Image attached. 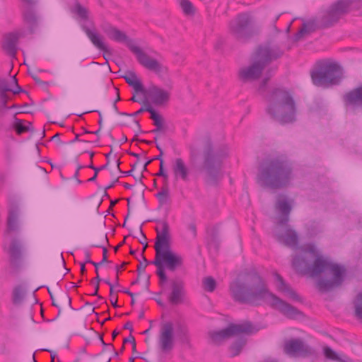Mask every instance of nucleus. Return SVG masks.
I'll return each mask as SVG.
<instances>
[{
    "instance_id": "nucleus-1",
    "label": "nucleus",
    "mask_w": 362,
    "mask_h": 362,
    "mask_svg": "<svg viewBox=\"0 0 362 362\" xmlns=\"http://www.w3.org/2000/svg\"><path fill=\"white\" fill-rule=\"evenodd\" d=\"M292 263L298 272L310 278H318L316 287L320 292L330 291L344 281L345 269L322 255L313 244L302 246Z\"/></svg>"
},
{
    "instance_id": "nucleus-2",
    "label": "nucleus",
    "mask_w": 362,
    "mask_h": 362,
    "mask_svg": "<svg viewBox=\"0 0 362 362\" xmlns=\"http://www.w3.org/2000/svg\"><path fill=\"white\" fill-rule=\"evenodd\" d=\"M230 295L234 300L250 305L267 303L289 318L302 315V313L293 305L271 293L263 279L257 272L240 274L230 282Z\"/></svg>"
},
{
    "instance_id": "nucleus-3",
    "label": "nucleus",
    "mask_w": 362,
    "mask_h": 362,
    "mask_svg": "<svg viewBox=\"0 0 362 362\" xmlns=\"http://www.w3.org/2000/svg\"><path fill=\"white\" fill-rule=\"evenodd\" d=\"M292 167L282 156L269 157L259 164L257 182L262 187L280 189L292 180Z\"/></svg>"
},
{
    "instance_id": "nucleus-4",
    "label": "nucleus",
    "mask_w": 362,
    "mask_h": 362,
    "mask_svg": "<svg viewBox=\"0 0 362 362\" xmlns=\"http://www.w3.org/2000/svg\"><path fill=\"white\" fill-rule=\"evenodd\" d=\"M229 154L230 149L226 144L214 146L211 141L206 144L202 153V163L197 170L208 185H217L221 180L223 161Z\"/></svg>"
},
{
    "instance_id": "nucleus-5",
    "label": "nucleus",
    "mask_w": 362,
    "mask_h": 362,
    "mask_svg": "<svg viewBox=\"0 0 362 362\" xmlns=\"http://www.w3.org/2000/svg\"><path fill=\"white\" fill-rule=\"evenodd\" d=\"M267 113L276 122L284 124L296 120L297 107L289 91L274 88L267 98Z\"/></svg>"
},
{
    "instance_id": "nucleus-6",
    "label": "nucleus",
    "mask_w": 362,
    "mask_h": 362,
    "mask_svg": "<svg viewBox=\"0 0 362 362\" xmlns=\"http://www.w3.org/2000/svg\"><path fill=\"white\" fill-rule=\"evenodd\" d=\"M156 232V256L152 264L157 268L167 269L170 272H174L182 267L183 259L180 255L173 252L170 247V236L168 223L162 222L161 229L160 230L157 227Z\"/></svg>"
},
{
    "instance_id": "nucleus-7",
    "label": "nucleus",
    "mask_w": 362,
    "mask_h": 362,
    "mask_svg": "<svg viewBox=\"0 0 362 362\" xmlns=\"http://www.w3.org/2000/svg\"><path fill=\"white\" fill-rule=\"evenodd\" d=\"M283 54L278 45L269 42L259 46L254 53L252 64L240 70L239 76L242 81H254L259 78L264 68Z\"/></svg>"
},
{
    "instance_id": "nucleus-8",
    "label": "nucleus",
    "mask_w": 362,
    "mask_h": 362,
    "mask_svg": "<svg viewBox=\"0 0 362 362\" xmlns=\"http://www.w3.org/2000/svg\"><path fill=\"white\" fill-rule=\"evenodd\" d=\"M103 32L112 40L117 42L124 43L128 48L136 55L139 63L149 71H153L158 75L164 74L167 71L157 59L151 57L140 47L135 45L132 39L129 38L125 33L110 24L103 25Z\"/></svg>"
},
{
    "instance_id": "nucleus-9",
    "label": "nucleus",
    "mask_w": 362,
    "mask_h": 362,
    "mask_svg": "<svg viewBox=\"0 0 362 362\" xmlns=\"http://www.w3.org/2000/svg\"><path fill=\"white\" fill-rule=\"evenodd\" d=\"M275 208L281 213L274 231L276 240L285 246L296 247L298 244V235L296 231L288 224L291 206L283 195H279Z\"/></svg>"
},
{
    "instance_id": "nucleus-10",
    "label": "nucleus",
    "mask_w": 362,
    "mask_h": 362,
    "mask_svg": "<svg viewBox=\"0 0 362 362\" xmlns=\"http://www.w3.org/2000/svg\"><path fill=\"white\" fill-rule=\"evenodd\" d=\"M254 17L248 13L238 14L230 22L229 32L238 41L246 42L259 33Z\"/></svg>"
},
{
    "instance_id": "nucleus-11",
    "label": "nucleus",
    "mask_w": 362,
    "mask_h": 362,
    "mask_svg": "<svg viewBox=\"0 0 362 362\" xmlns=\"http://www.w3.org/2000/svg\"><path fill=\"white\" fill-rule=\"evenodd\" d=\"M341 77L342 70L335 63H321L311 72L312 81L317 86L328 87L338 84Z\"/></svg>"
},
{
    "instance_id": "nucleus-12",
    "label": "nucleus",
    "mask_w": 362,
    "mask_h": 362,
    "mask_svg": "<svg viewBox=\"0 0 362 362\" xmlns=\"http://www.w3.org/2000/svg\"><path fill=\"white\" fill-rule=\"evenodd\" d=\"M259 330V327L250 322H244L240 324H230L226 328L219 331L209 332L211 341L216 344H220L223 340L228 339L239 334H252Z\"/></svg>"
},
{
    "instance_id": "nucleus-13",
    "label": "nucleus",
    "mask_w": 362,
    "mask_h": 362,
    "mask_svg": "<svg viewBox=\"0 0 362 362\" xmlns=\"http://www.w3.org/2000/svg\"><path fill=\"white\" fill-rule=\"evenodd\" d=\"M353 0H338L334 2L321 16V26L331 27L349 13Z\"/></svg>"
},
{
    "instance_id": "nucleus-14",
    "label": "nucleus",
    "mask_w": 362,
    "mask_h": 362,
    "mask_svg": "<svg viewBox=\"0 0 362 362\" xmlns=\"http://www.w3.org/2000/svg\"><path fill=\"white\" fill-rule=\"evenodd\" d=\"M158 346L164 354L170 353L175 346L174 325L171 322L161 324L158 338Z\"/></svg>"
},
{
    "instance_id": "nucleus-15",
    "label": "nucleus",
    "mask_w": 362,
    "mask_h": 362,
    "mask_svg": "<svg viewBox=\"0 0 362 362\" xmlns=\"http://www.w3.org/2000/svg\"><path fill=\"white\" fill-rule=\"evenodd\" d=\"M284 351L286 354L293 357H306L314 353V350L300 339L286 340L284 343Z\"/></svg>"
},
{
    "instance_id": "nucleus-16",
    "label": "nucleus",
    "mask_w": 362,
    "mask_h": 362,
    "mask_svg": "<svg viewBox=\"0 0 362 362\" xmlns=\"http://www.w3.org/2000/svg\"><path fill=\"white\" fill-rule=\"evenodd\" d=\"M82 30L86 33L92 44L98 49L104 52L103 57L107 60V54H110V51L107 46L105 44L103 40L104 37L102 36L95 28L93 22L90 23V26L83 23L81 25Z\"/></svg>"
},
{
    "instance_id": "nucleus-17",
    "label": "nucleus",
    "mask_w": 362,
    "mask_h": 362,
    "mask_svg": "<svg viewBox=\"0 0 362 362\" xmlns=\"http://www.w3.org/2000/svg\"><path fill=\"white\" fill-rule=\"evenodd\" d=\"M10 264L11 267L19 269L23 263V245L18 238H13L8 249Z\"/></svg>"
},
{
    "instance_id": "nucleus-18",
    "label": "nucleus",
    "mask_w": 362,
    "mask_h": 362,
    "mask_svg": "<svg viewBox=\"0 0 362 362\" xmlns=\"http://www.w3.org/2000/svg\"><path fill=\"white\" fill-rule=\"evenodd\" d=\"M145 95L156 105H162L167 103L170 98V93L155 85L151 86Z\"/></svg>"
},
{
    "instance_id": "nucleus-19",
    "label": "nucleus",
    "mask_w": 362,
    "mask_h": 362,
    "mask_svg": "<svg viewBox=\"0 0 362 362\" xmlns=\"http://www.w3.org/2000/svg\"><path fill=\"white\" fill-rule=\"evenodd\" d=\"M20 230V211L16 204L10 206L6 224V233H16Z\"/></svg>"
},
{
    "instance_id": "nucleus-20",
    "label": "nucleus",
    "mask_w": 362,
    "mask_h": 362,
    "mask_svg": "<svg viewBox=\"0 0 362 362\" xmlns=\"http://www.w3.org/2000/svg\"><path fill=\"white\" fill-rule=\"evenodd\" d=\"M171 293L168 300L173 305L179 304L184 296V283L180 279H174L170 281Z\"/></svg>"
},
{
    "instance_id": "nucleus-21",
    "label": "nucleus",
    "mask_w": 362,
    "mask_h": 362,
    "mask_svg": "<svg viewBox=\"0 0 362 362\" xmlns=\"http://www.w3.org/2000/svg\"><path fill=\"white\" fill-rule=\"evenodd\" d=\"M343 100L346 106L362 108V86L346 93Z\"/></svg>"
},
{
    "instance_id": "nucleus-22",
    "label": "nucleus",
    "mask_w": 362,
    "mask_h": 362,
    "mask_svg": "<svg viewBox=\"0 0 362 362\" xmlns=\"http://www.w3.org/2000/svg\"><path fill=\"white\" fill-rule=\"evenodd\" d=\"M321 16L319 18L311 19L303 23L302 28L296 35V40H299L303 35L310 34L317 29L326 28L327 27L321 26Z\"/></svg>"
},
{
    "instance_id": "nucleus-23",
    "label": "nucleus",
    "mask_w": 362,
    "mask_h": 362,
    "mask_svg": "<svg viewBox=\"0 0 362 362\" xmlns=\"http://www.w3.org/2000/svg\"><path fill=\"white\" fill-rule=\"evenodd\" d=\"M173 172L175 180L181 179L185 182L189 180V170L182 158H178L175 160Z\"/></svg>"
},
{
    "instance_id": "nucleus-24",
    "label": "nucleus",
    "mask_w": 362,
    "mask_h": 362,
    "mask_svg": "<svg viewBox=\"0 0 362 362\" xmlns=\"http://www.w3.org/2000/svg\"><path fill=\"white\" fill-rule=\"evenodd\" d=\"M274 276L276 281V286L279 291L284 293L286 296L294 300H300V298L298 293L284 281L283 278L279 274L275 273Z\"/></svg>"
},
{
    "instance_id": "nucleus-25",
    "label": "nucleus",
    "mask_w": 362,
    "mask_h": 362,
    "mask_svg": "<svg viewBox=\"0 0 362 362\" xmlns=\"http://www.w3.org/2000/svg\"><path fill=\"white\" fill-rule=\"evenodd\" d=\"M18 37L16 33H9L5 37L3 48L12 57H15L16 54Z\"/></svg>"
},
{
    "instance_id": "nucleus-26",
    "label": "nucleus",
    "mask_w": 362,
    "mask_h": 362,
    "mask_svg": "<svg viewBox=\"0 0 362 362\" xmlns=\"http://www.w3.org/2000/svg\"><path fill=\"white\" fill-rule=\"evenodd\" d=\"M28 6L24 11V21L28 25L30 33H33L35 28L37 26L39 22V17L37 16L34 9L31 7L32 5Z\"/></svg>"
},
{
    "instance_id": "nucleus-27",
    "label": "nucleus",
    "mask_w": 362,
    "mask_h": 362,
    "mask_svg": "<svg viewBox=\"0 0 362 362\" xmlns=\"http://www.w3.org/2000/svg\"><path fill=\"white\" fill-rule=\"evenodd\" d=\"M48 291L52 301V305L59 309L58 315L61 313L62 306L68 307L69 308H71V299L67 293H62L57 299H55L52 293L49 290H48Z\"/></svg>"
},
{
    "instance_id": "nucleus-28",
    "label": "nucleus",
    "mask_w": 362,
    "mask_h": 362,
    "mask_svg": "<svg viewBox=\"0 0 362 362\" xmlns=\"http://www.w3.org/2000/svg\"><path fill=\"white\" fill-rule=\"evenodd\" d=\"M246 344V339L240 337L236 339L230 346L229 351L231 356H238Z\"/></svg>"
},
{
    "instance_id": "nucleus-29",
    "label": "nucleus",
    "mask_w": 362,
    "mask_h": 362,
    "mask_svg": "<svg viewBox=\"0 0 362 362\" xmlns=\"http://www.w3.org/2000/svg\"><path fill=\"white\" fill-rule=\"evenodd\" d=\"M178 338L182 344L190 346V336L187 328L180 326L178 329Z\"/></svg>"
},
{
    "instance_id": "nucleus-30",
    "label": "nucleus",
    "mask_w": 362,
    "mask_h": 362,
    "mask_svg": "<svg viewBox=\"0 0 362 362\" xmlns=\"http://www.w3.org/2000/svg\"><path fill=\"white\" fill-rule=\"evenodd\" d=\"M25 296V290L21 286H16L13 291V302L16 305L21 304Z\"/></svg>"
},
{
    "instance_id": "nucleus-31",
    "label": "nucleus",
    "mask_w": 362,
    "mask_h": 362,
    "mask_svg": "<svg viewBox=\"0 0 362 362\" xmlns=\"http://www.w3.org/2000/svg\"><path fill=\"white\" fill-rule=\"evenodd\" d=\"M180 7L186 16H194L195 14V8L189 0H180Z\"/></svg>"
},
{
    "instance_id": "nucleus-32",
    "label": "nucleus",
    "mask_w": 362,
    "mask_h": 362,
    "mask_svg": "<svg viewBox=\"0 0 362 362\" xmlns=\"http://www.w3.org/2000/svg\"><path fill=\"white\" fill-rule=\"evenodd\" d=\"M160 204L164 205L168 202L169 200V189L167 185L163 186L161 190L156 194Z\"/></svg>"
},
{
    "instance_id": "nucleus-33",
    "label": "nucleus",
    "mask_w": 362,
    "mask_h": 362,
    "mask_svg": "<svg viewBox=\"0 0 362 362\" xmlns=\"http://www.w3.org/2000/svg\"><path fill=\"white\" fill-rule=\"evenodd\" d=\"M354 308L356 316L362 320V293L357 295L354 301Z\"/></svg>"
},
{
    "instance_id": "nucleus-34",
    "label": "nucleus",
    "mask_w": 362,
    "mask_h": 362,
    "mask_svg": "<svg viewBox=\"0 0 362 362\" xmlns=\"http://www.w3.org/2000/svg\"><path fill=\"white\" fill-rule=\"evenodd\" d=\"M74 12L76 13L83 20H87L88 18V9L78 3L76 4Z\"/></svg>"
},
{
    "instance_id": "nucleus-35",
    "label": "nucleus",
    "mask_w": 362,
    "mask_h": 362,
    "mask_svg": "<svg viewBox=\"0 0 362 362\" xmlns=\"http://www.w3.org/2000/svg\"><path fill=\"white\" fill-rule=\"evenodd\" d=\"M151 119L153 121V124L158 128H162L165 129L166 127L165 125L164 118L158 114L157 112L155 114L152 113L151 115Z\"/></svg>"
},
{
    "instance_id": "nucleus-36",
    "label": "nucleus",
    "mask_w": 362,
    "mask_h": 362,
    "mask_svg": "<svg viewBox=\"0 0 362 362\" xmlns=\"http://www.w3.org/2000/svg\"><path fill=\"white\" fill-rule=\"evenodd\" d=\"M11 90V85L6 78H0V95H9L7 92Z\"/></svg>"
},
{
    "instance_id": "nucleus-37",
    "label": "nucleus",
    "mask_w": 362,
    "mask_h": 362,
    "mask_svg": "<svg viewBox=\"0 0 362 362\" xmlns=\"http://www.w3.org/2000/svg\"><path fill=\"white\" fill-rule=\"evenodd\" d=\"M29 125H31V124L30 123ZM13 127L18 134L28 132L30 129V126L23 125L22 121L17 118L15 119Z\"/></svg>"
},
{
    "instance_id": "nucleus-38",
    "label": "nucleus",
    "mask_w": 362,
    "mask_h": 362,
    "mask_svg": "<svg viewBox=\"0 0 362 362\" xmlns=\"http://www.w3.org/2000/svg\"><path fill=\"white\" fill-rule=\"evenodd\" d=\"M203 284L204 289L207 291L212 292L216 288V281L211 276L205 278L203 281Z\"/></svg>"
},
{
    "instance_id": "nucleus-39",
    "label": "nucleus",
    "mask_w": 362,
    "mask_h": 362,
    "mask_svg": "<svg viewBox=\"0 0 362 362\" xmlns=\"http://www.w3.org/2000/svg\"><path fill=\"white\" fill-rule=\"evenodd\" d=\"M107 250L105 247H103V259L100 262H92L95 268V273L98 274V267L105 263L109 262L107 257Z\"/></svg>"
},
{
    "instance_id": "nucleus-40",
    "label": "nucleus",
    "mask_w": 362,
    "mask_h": 362,
    "mask_svg": "<svg viewBox=\"0 0 362 362\" xmlns=\"http://www.w3.org/2000/svg\"><path fill=\"white\" fill-rule=\"evenodd\" d=\"M129 86H132L136 93H141L145 95V91H146V89L144 88L143 84L139 78L136 81L131 83Z\"/></svg>"
},
{
    "instance_id": "nucleus-41",
    "label": "nucleus",
    "mask_w": 362,
    "mask_h": 362,
    "mask_svg": "<svg viewBox=\"0 0 362 362\" xmlns=\"http://www.w3.org/2000/svg\"><path fill=\"white\" fill-rule=\"evenodd\" d=\"M324 354L326 356V358L331 359V360H338L337 354L329 346H325L324 348Z\"/></svg>"
},
{
    "instance_id": "nucleus-42",
    "label": "nucleus",
    "mask_w": 362,
    "mask_h": 362,
    "mask_svg": "<svg viewBox=\"0 0 362 362\" xmlns=\"http://www.w3.org/2000/svg\"><path fill=\"white\" fill-rule=\"evenodd\" d=\"M156 274L159 277L160 285L163 286L167 281L168 279L165 272V269H163V268H157Z\"/></svg>"
},
{
    "instance_id": "nucleus-43",
    "label": "nucleus",
    "mask_w": 362,
    "mask_h": 362,
    "mask_svg": "<svg viewBox=\"0 0 362 362\" xmlns=\"http://www.w3.org/2000/svg\"><path fill=\"white\" fill-rule=\"evenodd\" d=\"M126 82L130 85L131 83L138 79L136 74L133 71H129L126 75L122 76Z\"/></svg>"
},
{
    "instance_id": "nucleus-44",
    "label": "nucleus",
    "mask_w": 362,
    "mask_h": 362,
    "mask_svg": "<svg viewBox=\"0 0 362 362\" xmlns=\"http://www.w3.org/2000/svg\"><path fill=\"white\" fill-rule=\"evenodd\" d=\"M143 262H141L140 264L137 266V272L139 276H141V274L144 272L146 266L148 264V262L144 257L143 254H141Z\"/></svg>"
},
{
    "instance_id": "nucleus-45",
    "label": "nucleus",
    "mask_w": 362,
    "mask_h": 362,
    "mask_svg": "<svg viewBox=\"0 0 362 362\" xmlns=\"http://www.w3.org/2000/svg\"><path fill=\"white\" fill-rule=\"evenodd\" d=\"M11 99L9 95H0V112H3L4 110L8 109L6 106L7 101Z\"/></svg>"
},
{
    "instance_id": "nucleus-46",
    "label": "nucleus",
    "mask_w": 362,
    "mask_h": 362,
    "mask_svg": "<svg viewBox=\"0 0 362 362\" xmlns=\"http://www.w3.org/2000/svg\"><path fill=\"white\" fill-rule=\"evenodd\" d=\"M141 108L144 112V111L148 112L151 114V115H152V113L155 114L156 112V111L152 107V106L151 105V104L148 102H145Z\"/></svg>"
},
{
    "instance_id": "nucleus-47",
    "label": "nucleus",
    "mask_w": 362,
    "mask_h": 362,
    "mask_svg": "<svg viewBox=\"0 0 362 362\" xmlns=\"http://www.w3.org/2000/svg\"><path fill=\"white\" fill-rule=\"evenodd\" d=\"M157 176L163 177L167 181L168 179V174L164 171L163 168V160H161V162H160V170L159 172L156 174Z\"/></svg>"
},
{
    "instance_id": "nucleus-48",
    "label": "nucleus",
    "mask_w": 362,
    "mask_h": 362,
    "mask_svg": "<svg viewBox=\"0 0 362 362\" xmlns=\"http://www.w3.org/2000/svg\"><path fill=\"white\" fill-rule=\"evenodd\" d=\"M270 78V76H267L265 77L263 81H262V83H260L259 86V88H258V91L259 93H263L264 90H265V88H266V86H267V84L269 81Z\"/></svg>"
},
{
    "instance_id": "nucleus-49",
    "label": "nucleus",
    "mask_w": 362,
    "mask_h": 362,
    "mask_svg": "<svg viewBox=\"0 0 362 362\" xmlns=\"http://www.w3.org/2000/svg\"><path fill=\"white\" fill-rule=\"evenodd\" d=\"M30 74L31 75L32 78H33V80L35 81L36 83L39 84V85H47V82H45L42 80H40L35 74H33V73H30L29 72Z\"/></svg>"
},
{
    "instance_id": "nucleus-50",
    "label": "nucleus",
    "mask_w": 362,
    "mask_h": 362,
    "mask_svg": "<svg viewBox=\"0 0 362 362\" xmlns=\"http://www.w3.org/2000/svg\"><path fill=\"white\" fill-rule=\"evenodd\" d=\"M124 344L125 343H127V342H130L132 344V346H133V349H136V341H135V339H134V337L132 336V335H130L129 337H127L124 339V341H123Z\"/></svg>"
},
{
    "instance_id": "nucleus-51",
    "label": "nucleus",
    "mask_w": 362,
    "mask_h": 362,
    "mask_svg": "<svg viewBox=\"0 0 362 362\" xmlns=\"http://www.w3.org/2000/svg\"><path fill=\"white\" fill-rule=\"evenodd\" d=\"M97 274L96 277H95L94 279H93V280L91 281V283H92V284H96V292H98V290H99V284H100V281H101V279H100V277L99 276V274H98H98Z\"/></svg>"
},
{
    "instance_id": "nucleus-52",
    "label": "nucleus",
    "mask_w": 362,
    "mask_h": 362,
    "mask_svg": "<svg viewBox=\"0 0 362 362\" xmlns=\"http://www.w3.org/2000/svg\"><path fill=\"white\" fill-rule=\"evenodd\" d=\"M10 92H12L13 94H18L21 92H23V90L18 84H16L15 85V88H13L11 87Z\"/></svg>"
},
{
    "instance_id": "nucleus-53",
    "label": "nucleus",
    "mask_w": 362,
    "mask_h": 362,
    "mask_svg": "<svg viewBox=\"0 0 362 362\" xmlns=\"http://www.w3.org/2000/svg\"><path fill=\"white\" fill-rule=\"evenodd\" d=\"M119 165H120V161H119V160H117V169H118V170H119L121 173L126 174V175H132V172H133V169H131L130 170L127 171V172H122V171L119 169Z\"/></svg>"
},
{
    "instance_id": "nucleus-54",
    "label": "nucleus",
    "mask_w": 362,
    "mask_h": 362,
    "mask_svg": "<svg viewBox=\"0 0 362 362\" xmlns=\"http://www.w3.org/2000/svg\"><path fill=\"white\" fill-rule=\"evenodd\" d=\"M189 230L192 233L193 236H196L197 230L194 223H190L188 226Z\"/></svg>"
},
{
    "instance_id": "nucleus-55",
    "label": "nucleus",
    "mask_w": 362,
    "mask_h": 362,
    "mask_svg": "<svg viewBox=\"0 0 362 362\" xmlns=\"http://www.w3.org/2000/svg\"><path fill=\"white\" fill-rule=\"evenodd\" d=\"M52 140L56 141L59 145H64V144L59 139V134H56L54 135L52 139Z\"/></svg>"
},
{
    "instance_id": "nucleus-56",
    "label": "nucleus",
    "mask_w": 362,
    "mask_h": 362,
    "mask_svg": "<svg viewBox=\"0 0 362 362\" xmlns=\"http://www.w3.org/2000/svg\"><path fill=\"white\" fill-rule=\"evenodd\" d=\"M110 302H111L112 305L115 308H117L118 306L117 305V296H110Z\"/></svg>"
},
{
    "instance_id": "nucleus-57",
    "label": "nucleus",
    "mask_w": 362,
    "mask_h": 362,
    "mask_svg": "<svg viewBox=\"0 0 362 362\" xmlns=\"http://www.w3.org/2000/svg\"><path fill=\"white\" fill-rule=\"evenodd\" d=\"M124 329H129L130 332H132V331H133V327H132V322H127L124 325Z\"/></svg>"
},
{
    "instance_id": "nucleus-58",
    "label": "nucleus",
    "mask_w": 362,
    "mask_h": 362,
    "mask_svg": "<svg viewBox=\"0 0 362 362\" xmlns=\"http://www.w3.org/2000/svg\"><path fill=\"white\" fill-rule=\"evenodd\" d=\"M86 262L90 263L94 262L90 259V253L88 252H86Z\"/></svg>"
},
{
    "instance_id": "nucleus-59",
    "label": "nucleus",
    "mask_w": 362,
    "mask_h": 362,
    "mask_svg": "<svg viewBox=\"0 0 362 362\" xmlns=\"http://www.w3.org/2000/svg\"><path fill=\"white\" fill-rule=\"evenodd\" d=\"M144 111H143L142 108H141L140 110H139L137 112H134V114H124V115H127V116H136V115H139V114H141Z\"/></svg>"
},
{
    "instance_id": "nucleus-60",
    "label": "nucleus",
    "mask_w": 362,
    "mask_h": 362,
    "mask_svg": "<svg viewBox=\"0 0 362 362\" xmlns=\"http://www.w3.org/2000/svg\"><path fill=\"white\" fill-rule=\"evenodd\" d=\"M45 350L51 353L52 362H54V358L57 356V353L54 352V351H52L50 350H48V349H45Z\"/></svg>"
},
{
    "instance_id": "nucleus-61",
    "label": "nucleus",
    "mask_w": 362,
    "mask_h": 362,
    "mask_svg": "<svg viewBox=\"0 0 362 362\" xmlns=\"http://www.w3.org/2000/svg\"><path fill=\"white\" fill-rule=\"evenodd\" d=\"M113 108H114L115 111L117 114H119V115H124L125 113H121V112H119L118 111V110H117V105H116V101H114V103H113Z\"/></svg>"
},
{
    "instance_id": "nucleus-62",
    "label": "nucleus",
    "mask_w": 362,
    "mask_h": 362,
    "mask_svg": "<svg viewBox=\"0 0 362 362\" xmlns=\"http://www.w3.org/2000/svg\"><path fill=\"white\" fill-rule=\"evenodd\" d=\"M126 264H127V262H123V264L121 266H116V271L117 274L119 269H122Z\"/></svg>"
},
{
    "instance_id": "nucleus-63",
    "label": "nucleus",
    "mask_w": 362,
    "mask_h": 362,
    "mask_svg": "<svg viewBox=\"0 0 362 362\" xmlns=\"http://www.w3.org/2000/svg\"><path fill=\"white\" fill-rule=\"evenodd\" d=\"M23 2L26 3L28 5H33L35 3V0H22Z\"/></svg>"
},
{
    "instance_id": "nucleus-64",
    "label": "nucleus",
    "mask_w": 362,
    "mask_h": 362,
    "mask_svg": "<svg viewBox=\"0 0 362 362\" xmlns=\"http://www.w3.org/2000/svg\"><path fill=\"white\" fill-rule=\"evenodd\" d=\"M9 82H10V83H13L14 85L18 84V83H17V79H16V76H13V77L11 78V80H10V81H9Z\"/></svg>"
}]
</instances>
